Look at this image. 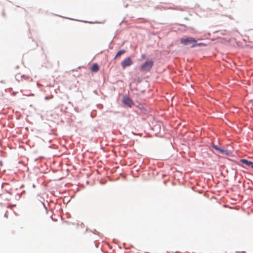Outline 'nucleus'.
<instances>
[{"label":"nucleus","instance_id":"f257e3e1","mask_svg":"<svg viewBox=\"0 0 253 253\" xmlns=\"http://www.w3.org/2000/svg\"><path fill=\"white\" fill-rule=\"evenodd\" d=\"M153 64L154 63L152 60H148L140 66V70L143 72L149 71L153 67Z\"/></svg>","mask_w":253,"mask_h":253},{"label":"nucleus","instance_id":"f03ea898","mask_svg":"<svg viewBox=\"0 0 253 253\" xmlns=\"http://www.w3.org/2000/svg\"><path fill=\"white\" fill-rule=\"evenodd\" d=\"M133 64L130 57H127L123 60L121 62V65L124 69H126L127 67L130 66Z\"/></svg>","mask_w":253,"mask_h":253},{"label":"nucleus","instance_id":"7ed1b4c3","mask_svg":"<svg viewBox=\"0 0 253 253\" xmlns=\"http://www.w3.org/2000/svg\"><path fill=\"white\" fill-rule=\"evenodd\" d=\"M196 40L193 38H182L180 40V42L181 43L184 44V45H187L190 43H193L194 44L196 42Z\"/></svg>","mask_w":253,"mask_h":253},{"label":"nucleus","instance_id":"20e7f679","mask_svg":"<svg viewBox=\"0 0 253 253\" xmlns=\"http://www.w3.org/2000/svg\"><path fill=\"white\" fill-rule=\"evenodd\" d=\"M123 102L125 105L129 107H131L134 105V103L132 100L127 96L124 97L123 99Z\"/></svg>","mask_w":253,"mask_h":253},{"label":"nucleus","instance_id":"39448f33","mask_svg":"<svg viewBox=\"0 0 253 253\" xmlns=\"http://www.w3.org/2000/svg\"><path fill=\"white\" fill-rule=\"evenodd\" d=\"M241 162L247 166H251V167L253 168V163L252 162L249 161L246 159H242Z\"/></svg>","mask_w":253,"mask_h":253},{"label":"nucleus","instance_id":"423d86ee","mask_svg":"<svg viewBox=\"0 0 253 253\" xmlns=\"http://www.w3.org/2000/svg\"><path fill=\"white\" fill-rule=\"evenodd\" d=\"M91 70L94 72H98L99 70V67H98V65H97V64H96V63L93 64V65L91 67Z\"/></svg>","mask_w":253,"mask_h":253},{"label":"nucleus","instance_id":"0eeeda50","mask_svg":"<svg viewBox=\"0 0 253 253\" xmlns=\"http://www.w3.org/2000/svg\"><path fill=\"white\" fill-rule=\"evenodd\" d=\"M125 52H126L125 50L123 49V50H119L117 52L116 55L115 56V59L117 57L120 56L122 55V54H124Z\"/></svg>","mask_w":253,"mask_h":253},{"label":"nucleus","instance_id":"6e6552de","mask_svg":"<svg viewBox=\"0 0 253 253\" xmlns=\"http://www.w3.org/2000/svg\"><path fill=\"white\" fill-rule=\"evenodd\" d=\"M212 147H213V148H214L215 149H216V150L221 152L222 153H223L224 152V150H221V149L218 148V147L217 146H216V145H213Z\"/></svg>","mask_w":253,"mask_h":253},{"label":"nucleus","instance_id":"1a4fd4ad","mask_svg":"<svg viewBox=\"0 0 253 253\" xmlns=\"http://www.w3.org/2000/svg\"><path fill=\"white\" fill-rule=\"evenodd\" d=\"M204 45V44L202 43H195L194 44H192V47H196V46H201V45Z\"/></svg>","mask_w":253,"mask_h":253},{"label":"nucleus","instance_id":"9d476101","mask_svg":"<svg viewBox=\"0 0 253 253\" xmlns=\"http://www.w3.org/2000/svg\"><path fill=\"white\" fill-rule=\"evenodd\" d=\"M145 57H146V55L145 54L142 55V56H141L142 59H144L145 58Z\"/></svg>","mask_w":253,"mask_h":253},{"label":"nucleus","instance_id":"9b49d317","mask_svg":"<svg viewBox=\"0 0 253 253\" xmlns=\"http://www.w3.org/2000/svg\"><path fill=\"white\" fill-rule=\"evenodd\" d=\"M5 215V216H6V217H7V215H6V213L5 214V215Z\"/></svg>","mask_w":253,"mask_h":253}]
</instances>
